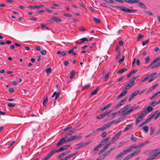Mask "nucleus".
Wrapping results in <instances>:
<instances>
[{
	"label": "nucleus",
	"mask_w": 160,
	"mask_h": 160,
	"mask_svg": "<svg viewBox=\"0 0 160 160\" xmlns=\"http://www.w3.org/2000/svg\"><path fill=\"white\" fill-rule=\"evenodd\" d=\"M131 147L132 149L133 148H139V146H138V145H136V144L132 145H131Z\"/></svg>",
	"instance_id": "obj_58"
},
{
	"label": "nucleus",
	"mask_w": 160,
	"mask_h": 160,
	"mask_svg": "<svg viewBox=\"0 0 160 160\" xmlns=\"http://www.w3.org/2000/svg\"><path fill=\"white\" fill-rule=\"evenodd\" d=\"M104 130H105V128H104L103 126L101 128H97L96 129V131H103Z\"/></svg>",
	"instance_id": "obj_44"
},
{
	"label": "nucleus",
	"mask_w": 160,
	"mask_h": 160,
	"mask_svg": "<svg viewBox=\"0 0 160 160\" xmlns=\"http://www.w3.org/2000/svg\"><path fill=\"white\" fill-rule=\"evenodd\" d=\"M158 95V93H156L154 95H153L150 98L151 100H152L154 99Z\"/></svg>",
	"instance_id": "obj_62"
},
{
	"label": "nucleus",
	"mask_w": 160,
	"mask_h": 160,
	"mask_svg": "<svg viewBox=\"0 0 160 160\" xmlns=\"http://www.w3.org/2000/svg\"><path fill=\"white\" fill-rule=\"evenodd\" d=\"M150 135H152L155 131V128L153 127H151L150 128Z\"/></svg>",
	"instance_id": "obj_41"
},
{
	"label": "nucleus",
	"mask_w": 160,
	"mask_h": 160,
	"mask_svg": "<svg viewBox=\"0 0 160 160\" xmlns=\"http://www.w3.org/2000/svg\"><path fill=\"white\" fill-rule=\"evenodd\" d=\"M57 152H56V149L55 148H54L49 153H48L46 157H47V158L49 159L51 157V156L53 154Z\"/></svg>",
	"instance_id": "obj_11"
},
{
	"label": "nucleus",
	"mask_w": 160,
	"mask_h": 160,
	"mask_svg": "<svg viewBox=\"0 0 160 160\" xmlns=\"http://www.w3.org/2000/svg\"><path fill=\"white\" fill-rule=\"evenodd\" d=\"M104 128H105V129L108 128L110 126V122H108L103 126Z\"/></svg>",
	"instance_id": "obj_52"
},
{
	"label": "nucleus",
	"mask_w": 160,
	"mask_h": 160,
	"mask_svg": "<svg viewBox=\"0 0 160 160\" xmlns=\"http://www.w3.org/2000/svg\"><path fill=\"white\" fill-rule=\"evenodd\" d=\"M126 154V152L125 151H123L122 152H121L120 153H119L117 156L116 158L118 159L122 156L125 155Z\"/></svg>",
	"instance_id": "obj_20"
},
{
	"label": "nucleus",
	"mask_w": 160,
	"mask_h": 160,
	"mask_svg": "<svg viewBox=\"0 0 160 160\" xmlns=\"http://www.w3.org/2000/svg\"><path fill=\"white\" fill-rule=\"evenodd\" d=\"M151 106H148L142 112L143 113H144L145 115L147 113V111L148 112H150L153 110V108Z\"/></svg>",
	"instance_id": "obj_9"
},
{
	"label": "nucleus",
	"mask_w": 160,
	"mask_h": 160,
	"mask_svg": "<svg viewBox=\"0 0 160 160\" xmlns=\"http://www.w3.org/2000/svg\"><path fill=\"white\" fill-rule=\"evenodd\" d=\"M110 145V143H107L104 146L103 148H104V149H105L106 150L109 147Z\"/></svg>",
	"instance_id": "obj_64"
},
{
	"label": "nucleus",
	"mask_w": 160,
	"mask_h": 160,
	"mask_svg": "<svg viewBox=\"0 0 160 160\" xmlns=\"http://www.w3.org/2000/svg\"><path fill=\"white\" fill-rule=\"evenodd\" d=\"M52 70L51 68H49L46 69V72L47 74H48L51 72Z\"/></svg>",
	"instance_id": "obj_50"
},
{
	"label": "nucleus",
	"mask_w": 160,
	"mask_h": 160,
	"mask_svg": "<svg viewBox=\"0 0 160 160\" xmlns=\"http://www.w3.org/2000/svg\"><path fill=\"white\" fill-rule=\"evenodd\" d=\"M126 154V152L125 151H123L122 152H121L120 153H119L117 156L116 158L118 159L122 156L125 155Z\"/></svg>",
	"instance_id": "obj_19"
},
{
	"label": "nucleus",
	"mask_w": 160,
	"mask_h": 160,
	"mask_svg": "<svg viewBox=\"0 0 160 160\" xmlns=\"http://www.w3.org/2000/svg\"><path fill=\"white\" fill-rule=\"evenodd\" d=\"M77 130V128H74L71 131L67 132L65 134V136L67 138L68 136L71 135L73 134Z\"/></svg>",
	"instance_id": "obj_7"
},
{
	"label": "nucleus",
	"mask_w": 160,
	"mask_h": 160,
	"mask_svg": "<svg viewBox=\"0 0 160 160\" xmlns=\"http://www.w3.org/2000/svg\"><path fill=\"white\" fill-rule=\"evenodd\" d=\"M143 12L147 13L148 15H152V13L150 11H146L144 10L143 11Z\"/></svg>",
	"instance_id": "obj_60"
},
{
	"label": "nucleus",
	"mask_w": 160,
	"mask_h": 160,
	"mask_svg": "<svg viewBox=\"0 0 160 160\" xmlns=\"http://www.w3.org/2000/svg\"><path fill=\"white\" fill-rule=\"evenodd\" d=\"M110 113V111H109L107 112H104L101 114L99 115L97 117V118L98 119H101L103 118H104L105 116L109 114Z\"/></svg>",
	"instance_id": "obj_8"
},
{
	"label": "nucleus",
	"mask_w": 160,
	"mask_h": 160,
	"mask_svg": "<svg viewBox=\"0 0 160 160\" xmlns=\"http://www.w3.org/2000/svg\"><path fill=\"white\" fill-rule=\"evenodd\" d=\"M132 111H133V109H132V108H131L129 109V110L126 111L125 112H124V113H123L122 114H121V115L124 116L125 115L128 114Z\"/></svg>",
	"instance_id": "obj_23"
},
{
	"label": "nucleus",
	"mask_w": 160,
	"mask_h": 160,
	"mask_svg": "<svg viewBox=\"0 0 160 160\" xmlns=\"http://www.w3.org/2000/svg\"><path fill=\"white\" fill-rule=\"evenodd\" d=\"M130 106V104L126 105L121 109V111L123 113L125 112L129 108Z\"/></svg>",
	"instance_id": "obj_13"
},
{
	"label": "nucleus",
	"mask_w": 160,
	"mask_h": 160,
	"mask_svg": "<svg viewBox=\"0 0 160 160\" xmlns=\"http://www.w3.org/2000/svg\"><path fill=\"white\" fill-rule=\"evenodd\" d=\"M109 107H110V103L108 104V105H106V106H105V107H104L103 108H102L101 109V110L102 111H103L104 110H105L106 109L109 108Z\"/></svg>",
	"instance_id": "obj_36"
},
{
	"label": "nucleus",
	"mask_w": 160,
	"mask_h": 160,
	"mask_svg": "<svg viewBox=\"0 0 160 160\" xmlns=\"http://www.w3.org/2000/svg\"><path fill=\"white\" fill-rule=\"evenodd\" d=\"M110 153V150H108V151H106L105 153H104L102 154L105 157L108 155Z\"/></svg>",
	"instance_id": "obj_59"
},
{
	"label": "nucleus",
	"mask_w": 160,
	"mask_h": 160,
	"mask_svg": "<svg viewBox=\"0 0 160 160\" xmlns=\"http://www.w3.org/2000/svg\"><path fill=\"white\" fill-rule=\"evenodd\" d=\"M122 133V131H120L119 132L114 136L112 138L111 141L113 142L116 141L118 138V137L121 135Z\"/></svg>",
	"instance_id": "obj_10"
},
{
	"label": "nucleus",
	"mask_w": 160,
	"mask_h": 160,
	"mask_svg": "<svg viewBox=\"0 0 160 160\" xmlns=\"http://www.w3.org/2000/svg\"><path fill=\"white\" fill-rule=\"evenodd\" d=\"M136 3H138V5L142 8L144 9H146L147 8V7L142 2H141L140 0H136Z\"/></svg>",
	"instance_id": "obj_6"
},
{
	"label": "nucleus",
	"mask_w": 160,
	"mask_h": 160,
	"mask_svg": "<svg viewBox=\"0 0 160 160\" xmlns=\"http://www.w3.org/2000/svg\"><path fill=\"white\" fill-rule=\"evenodd\" d=\"M125 58V56H123L122 58L118 62L119 64H121L123 62Z\"/></svg>",
	"instance_id": "obj_56"
},
{
	"label": "nucleus",
	"mask_w": 160,
	"mask_h": 160,
	"mask_svg": "<svg viewBox=\"0 0 160 160\" xmlns=\"http://www.w3.org/2000/svg\"><path fill=\"white\" fill-rule=\"evenodd\" d=\"M128 98L127 97H126L123 99L117 105L115 106V108H118L122 105L125 102Z\"/></svg>",
	"instance_id": "obj_5"
},
{
	"label": "nucleus",
	"mask_w": 160,
	"mask_h": 160,
	"mask_svg": "<svg viewBox=\"0 0 160 160\" xmlns=\"http://www.w3.org/2000/svg\"><path fill=\"white\" fill-rule=\"evenodd\" d=\"M124 1L129 3H136V0H124Z\"/></svg>",
	"instance_id": "obj_27"
},
{
	"label": "nucleus",
	"mask_w": 160,
	"mask_h": 160,
	"mask_svg": "<svg viewBox=\"0 0 160 160\" xmlns=\"http://www.w3.org/2000/svg\"><path fill=\"white\" fill-rule=\"evenodd\" d=\"M78 153V152H74L73 153L68 155L67 156V157L68 159L72 158V157H73V156H75V155L77 154Z\"/></svg>",
	"instance_id": "obj_32"
},
{
	"label": "nucleus",
	"mask_w": 160,
	"mask_h": 160,
	"mask_svg": "<svg viewBox=\"0 0 160 160\" xmlns=\"http://www.w3.org/2000/svg\"><path fill=\"white\" fill-rule=\"evenodd\" d=\"M98 88H96L95 90L93 91L90 94V96H91L96 94L97 93L98 90Z\"/></svg>",
	"instance_id": "obj_31"
},
{
	"label": "nucleus",
	"mask_w": 160,
	"mask_h": 160,
	"mask_svg": "<svg viewBox=\"0 0 160 160\" xmlns=\"http://www.w3.org/2000/svg\"><path fill=\"white\" fill-rule=\"evenodd\" d=\"M127 91H124V92H123L121 93L120 94V95H119V96H118L117 97V99H119L121 98L122 97L125 96L126 95V94H127Z\"/></svg>",
	"instance_id": "obj_15"
},
{
	"label": "nucleus",
	"mask_w": 160,
	"mask_h": 160,
	"mask_svg": "<svg viewBox=\"0 0 160 160\" xmlns=\"http://www.w3.org/2000/svg\"><path fill=\"white\" fill-rule=\"evenodd\" d=\"M144 113L142 112L140 113L137 115V118L136 120L135 125H137L140 121H141L144 118Z\"/></svg>",
	"instance_id": "obj_3"
},
{
	"label": "nucleus",
	"mask_w": 160,
	"mask_h": 160,
	"mask_svg": "<svg viewBox=\"0 0 160 160\" xmlns=\"http://www.w3.org/2000/svg\"><path fill=\"white\" fill-rule=\"evenodd\" d=\"M134 82L133 80H130L127 84V85L130 88L131 87L134 85Z\"/></svg>",
	"instance_id": "obj_25"
},
{
	"label": "nucleus",
	"mask_w": 160,
	"mask_h": 160,
	"mask_svg": "<svg viewBox=\"0 0 160 160\" xmlns=\"http://www.w3.org/2000/svg\"><path fill=\"white\" fill-rule=\"evenodd\" d=\"M158 84H155L149 89V90L148 91V93L151 92L152 91L155 89L158 86Z\"/></svg>",
	"instance_id": "obj_22"
},
{
	"label": "nucleus",
	"mask_w": 160,
	"mask_h": 160,
	"mask_svg": "<svg viewBox=\"0 0 160 160\" xmlns=\"http://www.w3.org/2000/svg\"><path fill=\"white\" fill-rule=\"evenodd\" d=\"M75 72L74 70L70 72V78L71 79H72L74 76L75 75Z\"/></svg>",
	"instance_id": "obj_34"
},
{
	"label": "nucleus",
	"mask_w": 160,
	"mask_h": 160,
	"mask_svg": "<svg viewBox=\"0 0 160 160\" xmlns=\"http://www.w3.org/2000/svg\"><path fill=\"white\" fill-rule=\"evenodd\" d=\"M119 123L118 120H115L111 122V125L112 123H114L115 124H116Z\"/></svg>",
	"instance_id": "obj_61"
},
{
	"label": "nucleus",
	"mask_w": 160,
	"mask_h": 160,
	"mask_svg": "<svg viewBox=\"0 0 160 160\" xmlns=\"http://www.w3.org/2000/svg\"><path fill=\"white\" fill-rule=\"evenodd\" d=\"M134 97L135 96L133 94V93H132L130 96V97L128 99V101L129 102L131 101V100L134 98Z\"/></svg>",
	"instance_id": "obj_49"
},
{
	"label": "nucleus",
	"mask_w": 160,
	"mask_h": 160,
	"mask_svg": "<svg viewBox=\"0 0 160 160\" xmlns=\"http://www.w3.org/2000/svg\"><path fill=\"white\" fill-rule=\"evenodd\" d=\"M48 101V97H46L43 100V105L44 106H46V104L47 102Z\"/></svg>",
	"instance_id": "obj_33"
},
{
	"label": "nucleus",
	"mask_w": 160,
	"mask_h": 160,
	"mask_svg": "<svg viewBox=\"0 0 160 160\" xmlns=\"http://www.w3.org/2000/svg\"><path fill=\"white\" fill-rule=\"evenodd\" d=\"M95 133V132H92V133H90L89 134L88 136H87L86 137V138H89V137H90L91 136H92Z\"/></svg>",
	"instance_id": "obj_63"
},
{
	"label": "nucleus",
	"mask_w": 160,
	"mask_h": 160,
	"mask_svg": "<svg viewBox=\"0 0 160 160\" xmlns=\"http://www.w3.org/2000/svg\"><path fill=\"white\" fill-rule=\"evenodd\" d=\"M64 150V148H63V146H62V147L60 148H59L58 150H56V151L57 152H58L62 151Z\"/></svg>",
	"instance_id": "obj_53"
},
{
	"label": "nucleus",
	"mask_w": 160,
	"mask_h": 160,
	"mask_svg": "<svg viewBox=\"0 0 160 160\" xmlns=\"http://www.w3.org/2000/svg\"><path fill=\"white\" fill-rule=\"evenodd\" d=\"M60 92H53L52 95V97L53 98L55 97V99H56L59 96Z\"/></svg>",
	"instance_id": "obj_17"
},
{
	"label": "nucleus",
	"mask_w": 160,
	"mask_h": 160,
	"mask_svg": "<svg viewBox=\"0 0 160 160\" xmlns=\"http://www.w3.org/2000/svg\"><path fill=\"white\" fill-rule=\"evenodd\" d=\"M158 111H156L155 112H154L152 115L150 116L148 118H147L145 121L147 123L148 122H149L151 119L158 112Z\"/></svg>",
	"instance_id": "obj_12"
},
{
	"label": "nucleus",
	"mask_w": 160,
	"mask_h": 160,
	"mask_svg": "<svg viewBox=\"0 0 160 160\" xmlns=\"http://www.w3.org/2000/svg\"><path fill=\"white\" fill-rule=\"evenodd\" d=\"M100 147H101V145L99 144L95 148H94L93 150V151L96 152L98 151L99 148Z\"/></svg>",
	"instance_id": "obj_43"
},
{
	"label": "nucleus",
	"mask_w": 160,
	"mask_h": 160,
	"mask_svg": "<svg viewBox=\"0 0 160 160\" xmlns=\"http://www.w3.org/2000/svg\"><path fill=\"white\" fill-rule=\"evenodd\" d=\"M90 86V85H86L84 87H82V90H83L84 89H88Z\"/></svg>",
	"instance_id": "obj_48"
},
{
	"label": "nucleus",
	"mask_w": 160,
	"mask_h": 160,
	"mask_svg": "<svg viewBox=\"0 0 160 160\" xmlns=\"http://www.w3.org/2000/svg\"><path fill=\"white\" fill-rule=\"evenodd\" d=\"M69 152H70L69 151H67L65 152L62 153L59 156H58V158H62L65 155L69 153Z\"/></svg>",
	"instance_id": "obj_21"
},
{
	"label": "nucleus",
	"mask_w": 160,
	"mask_h": 160,
	"mask_svg": "<svg viewBox=\"0 0 160 160\" xmlns=\"http://www.w3.org/2000/svg\"><path fill=\"white\" fill-rule=\"evenodd\" d=\"M74 140H75L74 136H72L66 140V143L71 142Z\"/></svg>",
	"instance_id": "obj_30"
},
{
	"label": "nucleus",
	"mask_w": 160,
	"mask_h": 160,
	"mask_svg": "<svg viewBox=\"0 0 160 160\" xmlns=\"http://www.w3.org/2000/svg\"><path fill=\"white\" fill-rule=\"evenodd\" d=\"M132 156L131 154L127 156L126 157H125L124 159H123L122 160H128V159L131 158Z\"/></svg>",
	"instance_id": "obj_39"
},
{
	"label": "nucleus",
	"mask_w": 160,
	"mask_h": 160,
	"mask_svg": "<svg viewBox=\"0 0 160 160\" xmlns=\"http://www.w3.org/2000/svg\"><path fill=\"white\" fill-rule=\"evenodd\" d=\"M109 139H110V137H109L108 138L105 139L104 140H103L99 144L101 145V146L104 145Z\"/></svg>",
	"instance_id": "obj_14"
},
{
	"label": "nucleus",
	"mask_w": 160,
	"mask_h": 160,
	"mask_svg": "<svg viewBox=\"0 0 160 160\" xmlns=\"http://www.w3.org/2000/svg\"><path fill=\"white\" fill-rule=\"evenodd\" d=\"M158 104H159L158 103V102H152L151 104H150V105L152 107H154Z\"/></svg>",
	"instance_id": "obj_40"
},
{
	"label": "nucleus",
	"mask_w": 160,
	"mask_h": 160,
	"mask_svg": "<svg viewBox=\"0 0 160 160\" xmlns=\"http://www.w3.org/2000/svg\"><path fill=\"white\" fill-rule=\"evenodd\" d=\"M116 8H119L121 10L126 13H133L136 12L137 10L136 9H131L127 8L126 7L122 6H116Z\"/></svg>",
	"instance_id": "obj_1"
},
{
	"label": "nucleus",
	"mask_w": 160,
	"mask_h": 160,
	"mask_svg": "<svg viewBox=\"0 0 160 160\" xmlns=\"http://www.w3.org/2000/svg\"><path fill=\"white\" fill-rule=\"evenodd\" d=\"M133 126V124H128L127 125V127L125 128L123 132H125L128 129H130L131 128H132Z\"/></svg>",
	"instance_id": "obj_16"
},
{
	"label": "nucleus",
	"mask_w": 160,
	"mask_h": 160,
	"mask_svg": "<svg viewBox=\"0 0 160 160\" xmlns=\"http://www.w3.org/2000/svg\"><path fill=\"white\" fill-rule=\"evenodd\" d=\"M127 68H122V69H121L120 70H119L118 72V74H121L124 72L126 71L127 70Z\"/></svg>",
	"instance_id": "obj_28"
},
{
	"label": "nucleus",
	"mask_w": 160,
	"mask_h": 160,
	"mask_svg": "<svg viewBox=\"0 0 160 160\" xmlns=\"http://www.w3.org/2000/svg\"><path fill=\"white\" fill-rule=\"evenodd\" d=\"M52 19L57 22H60L61 20L60 18L56 17H53L52 18Z\"/></svg>",
	"instance_id": "obj_18"
},
{
	"label": "nucleus",
	"mask_w": 160,
	"mask_h": 160,
	"mask_svg": "<svg viewBox=\"0 0 160 160\" xmlns=\"http://www.w3.org/2000/svg\"><path fill=\"white\" fill-rule=\"evenodd\" d=\"M144 37V35H142L141 34H138V37L137 38V40L138 41H139L140 39L143 38Z\"/></svg>",
	"instance_id": "obj_38"
},
{
	"label": "nucleus",
	"mask_w": 160,
	"mask_h": 160,
	"mask_svg": "<svg viewBox=\"0 0 160 160\" xmlns=\"http://www.w3.org/2000/svg\"><path fill=\"white\" fill-rule=\"evenodd\" d=\"M80 40L81 42H79L77 44H81L83 43L84 42L86 41H88V39L87 38H84L80 39Z\"/></svg>",
	"instance_id": "obj_26"
},
{
	"label": "nucleus",
	"mask_w": 160,
	"mask_h": 160,
	"mask_svg": "<svg viewBox=\"0 0 160 160\" xmlns=\"http://www.w3.org/2000/svg\"><path fill=\"white\" fill-rule=\"evenodd\" d=\"M67 138L65 136L62 138L59 142L56 145V146L57 147H59L61 145H62L64 143H66V139Z\"/></svg>",
	"instance_id": "obj_4"
},
{
	"label": "nucleus",
	"mask_w": 160,
	"mask_h": 160,
	"mask_svg": "<svg viewBox=\"0 0 160 160\" xmlns=\"http://www.w3.org/2000/svg\"><path fill=\"white\" fill-rule=\"evenodd\" d=\"M159 149H157L152 150L151 151L152 155L149 157L146 160H152L158 156L159 155V153H158V152H157L156 151Z\"/></svg>",
	"instance_id": "obj_2"
},
{
	"label": "nucleus",
	"mask_w": 160,
	"mask_h": 160,
	"mask_svg": "<svg viewBox=\"0 0 160 160\" xmlns=\"http://www.w3.org/2000/svg\"><path fill=\"white\" fill-rule=\"evenodd\" d=\"M75 140L77 139H79L82 138V136L80 135H76L74 136Z\"/></svg>",
	"instance_id": "obj_47"
},
{
	"label": "nucleus",
	"mask_w": 160,
	"mask_h": 160,
	"mask_svg": "<svg viewBox=\"0 0 160 160\" xmlns=\"http://www.w3.org/2000/svg\"><path fill=\"white\" fill-rule=\"evenodd\" d=\"M125 118L126 117L125 116L121 117H120L118 118L117 120L118 121V122H119L120 121H121Z\"/></svg>",
	"instance_id": "obj_51"
},
{
	"label": "nucleus",
	"mask_w": 160,
	"mask_h": 160,
	"mask_svg": "<svg viewBox=\"0 0 160 160\" xmlns=\"http://www.w3.org/2000/svg\"><path fill=\"white\" fill-rule=\"evenodd\" d=\"M120 56H121V52H120V51L119 50L118 52V54L116 57V59H119L120 57Z\"/></svg>",
	"instance_id": "obj_46"
},
{
	"label": "nucleus",
	"mask_w": 160,
	"mask_h": 160,
	"mask_svg": "<svg viewBox=\"0 0 160 160\" xmlns=\"http://www.w3.org/2000/svg\"><path fill=\"white\" fill-rule=\"evenodd\" d=\"M57 54H61V55L62 56H64L66 54V53L64 51H62V52H61L60 51H58L57 52Z\"/></svg>",
	"instance_id": "obj_35"
},
{
	"label": "nucleus",
	"mask_w": 160,
	"mask_h": 160,
	"mask_svg": "<svg viewBox=\"0 0 160 160\" xmlns=\"http://www.w3.org/2000/svg\"><path fill=\"white\" fill-rule=\"evenodd\" d=\"M109 75V72H108L106 74V75H105V76L104 77V78L105 81H106L108 79V78Z\"/></svg>",
	"instance_id": "obj_54"
},
{
	"label": "nucleus",
	"mask_w": 160,
	"mask_h": 160,
	"mask_svg": "<svg viewBox=\"0 0 160 160\" xmlns=\"http://www.w3.org/2000/svg\"><path fill=\"white\" fill-rule=\"evenodd\" d=\"M130 87L128 86L127 84L126 86L122 89V91H124L125 90L126 91L127 89H129Z\"/></svg>",
	"instance_id": "obj_55"
},
{
	"label": "nucleus",
	"mask_w": 160,
	"mask_h": 160,
	"mask_svg": "<svg viewBox=\"0 0 160 160\" xmlns=\"http://www.w3.org/2000/svg\"><path fill=\"white\" fill-rule=\"evenodd\" d=\"M93 20L96 23H99L101 21L100 19L96 18H94L93 19Z\"/></svg>",
	"instance_id": "obj_42"
},
{
	"label": "nucleus",
	"mask_w": 160,
	"mask_h": 160,
	"mask_svg": "<svg viewBox=\"0 0 160 160\" xmlns=\"http://www.w3.org/2000/svg\"><path fill=\"white\" fill-rule=\"evenodd\" d=\"M137 70L136 69H135L132 71L130 73H129L127 76L128 78H129L131 77L132 75L135 74L137 72Z\"/></svg>",
	"instance_id": "obj_24"
},
{
	"label": "nucleus",
	"mask_w": 160,
	"mask_h": 160,
	"mask_svg": "<svg viewBox=\"0 0 160 160\" xmlns=\"http://www.w3.org/2000/svg\"><path fill=\"white\" fill-rule=\"evenodd\" d=\"M149 76H147L145 77L143 80H142L141 81V82H143L145 81H146L148 80L149 78Z\"/></svg>",
	"instance_id": "obj_57"
},
{
	"label": "nucleus",
	"mask_w": 160,
	"mask_h": 160,
	"mask_svg": "<svg viewBox=\"0 0 160 160\" xmlns=\"http://www.w3.org/2000/svg\"><path fill=\"white\" fill-rule=\"evenodd\" d=\"M143 129L145 133H147L148 131L149 127L148 126H145L143 127Z\"/></svg>",
	"instance_id": "obj_37"
},
{
	"label": "nucleus",
	"mask_w": 160,
	"mask_h": 160,
	"mask_svg": "<svg viewBox=\"0 0 160 160\" xmlns=\"http://www.w3.org/2000/svg\"><path fill=\"white\" fill-rule=\"evenodd\" d=\"M132 149L131 146L130 147H128L127 149L124 150V151H125L126 154L127 152H130Z\"/></svg>",
	"instance_id": "obj_45"
},
{
	"label": "nucleus",
	"mask_w": 160,
	"mask_h": 160,
	"mask_svg": "<svg viewBox=\"0 0 160 160\" xmlns=\"http://www.w3.org/2000/svg\"><path fill=\"white\" fill-rule=\"evenodd\" d=\"M140 152V150L139 149L131 153L132 157L138 154Z\"/></svg>",
	"instance_id": "obj_29"
}]
</instances>
